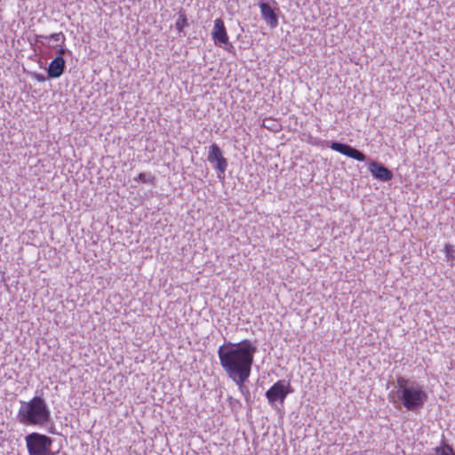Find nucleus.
Instances as JSON below:
<instances>
[{
  "mask_svg": "<svg viewBox=\"0 0 455 455\" xmlns=\"http://www.w3.org/2000/svg\"><path fill=\"white\" fill-rule=\"evenodd\" d=\"M256 351V346L249 339L238 343H228L220 346L218 349L221 367L238 386L240 391L243 390L244 384L251 375Z\"/></svg>",
  "mask_w": 455,
  "mask_h": 455,
  "instance_id": "nucleus-1",
  "label": "nucleus"
},
{
  "mask_svg": "<svg viewBox=\"0 0 455 455\" xmlns=\"http://www.w3.org/2000/svg\"><path fill=\"white\" fill-rule=\"evenodd\" d=\"M51 413L46 402L41 396H34L28 402H20L17 420L24 426L43 427L50 421Z\"/></svg>",
  "mask_w": 455,
  "mask_h": 455,
  "instance_id": "nucleus-2",
  "label": "nucleus"
},
{
  "mask_svg": "<svg viewBox=\"0 0 455 455\" xmlns=\"http://www.w3.org/2000/svg\"><path fill=\"white\" fill-rule=\"evenodd\" d=\"M397 395L402 404L409 411L421 408L427 400V395L423 388L418 385H409L410 380L403 378H397Z\"/></svg>",
  "mask_w": 455,
  "mask_h": 455,
  "instance_id": "nucleus-3",
  "label": "nucleus"
},
{
  "mask_svg": "<svg viewBox=\"0 0 455 455\" xmlns=\"http://www.w3.org/2000/svg\"><path fill=\"white\" fill-rule=\"evenodd\" d=\"M36 41L44 44V41H55L59 42L56 45H49V48L56 51L58 55L50 62L47 73L51 78L60 77L64 70L66 62L63 55L66 53V36L62 32L52 33L50 36L37 35Z\"/></svg>",
  "mask_w": 455,
  "mask_h": 455,
  "instance_id": "nucleus-4",
  "label": "nucleus"
},
{
  "mask_svg": "<svg viewBox=\"0 0 455 455\" xmlns=\"http://www.w3.org/2000/svg\"><path fill=\"white\" fill-rule=\"evenodd\" d=\"M29 455H53L51 451L52 439L45 435L33 432L25 437Z\"/></svg>",
  "mask_w": 455,
  "mask_h": 455,
  "instance_id": "nucleus-5",
  "label": "nucleus"
},
{
  "mask_svg": "<svg viewBox=\"0 0 455 455\" xmlns=\"http://www.w3.org/2000/svg\"><path fill=\"white\" fill-rule=\"evenodd\" d=\"M291 392V383L285 379H280L274 383L266 392V397L268 403L272 407H275L276 403L283 405Z\"/></svg>",
  "mask_w": 455,
  "mask_h": 455,
  "instance_id": "nucleus-6",
  "label": "nucleus"
},
{
  "mask_svg": "<svg viewBox=\"0 0 455 455\" xmlns=\"http://www.w3.org/2000/svg\"><path fill=\"white\" fill-rule=\"evenodd\" d=\"M212 38L214 44L218 47H223L228 52L234 48L229 41V36L222 19L218 18L214 20V25L212 30Z\"/></svg>",
  "mask_w": 455,
  "mask_h": 455,
  "instance_id": "nucleus-7",
  "label": "nucleus"
},
{
  "mask_svg": "<svg viewBox=\"0 0 455 455\" xmlns=\"http://www.w3.org/2000/svg\"><path fill=\"white\" fill-rule=\"evenodd\" d=\"M259 8L260 11L261 18L266 22V24L271 28H276L279 23L277 14L279 8L277 2L275 0H271V3L264 1L260 2L259 4Z\"/></svg>",
  "mask_w": 455,
  "mask_h": 455,
  "instance_id": "nucleus-8",
  "label": "nucleus"
},
{
  "mask_svg": "<svg viewBox=\"0 0 455 455\" xmlns=\"http://www.w3.org/2000/svg\"><path fill=\"white\" fill-rule=\"evenodd\" d=\"M210 163H216L215 169L219 172L218 177L221 179L220 174H224L228 167V161L223 156L222 151L217 144H212L210 147L209 155L207 157Z\"/></svg>",
  "mask_w": 455,
  "mask_h": 455,
  "instance_id": "nucleus-9",
  "label": "nucleus"
},
{
  "mask_svg": "<svg viewBox=\"0 0 455 455\" xmlns=\"http://www.w3.org/2000/svg\"><path fill=\"white\" fill-rule=\"evenodd\" d=\"M330 148L334 151H337L359 162H363L366 159V156L363 153L347 144L332 142Z\"/></svg>",
  "mask_w": 455,
  "mask_h": 455,
  "instance_id": "nucleus-10",
  "label": "nucleus"
},
{
  "mask_svg": "<svg viewBox=\"0 0 455 455\" xmlns=\"http://www.w3.org/2000/svg\"><path fill=\"white\" fill-rule=\"evenodd\" d=\"M369 171L372 177L380 181H389L393 179V172L382 164L374 161L369 164Z\"/></svg>",
  "mask_w": 455,
  "mask_h": 455,
  "instance_id": "nucleus-11",
  "label": "nucleus"
},
{
  "mask_svg": "<svg viewBox=\"0 0 455 455\" xmlns=\"http://www.w3.org/2000/svg\"><path fill=\"white\" fill-rule=\"evenodd\" d=\"M188 26V18L184 11L179 12V17L176 20L175 27L179 32H182L183 29Z\"/></svg>",
  "mask_w": 455,
  "mask_h": 455,
  "instance_id": "nucleus-12",
  "label": "nucleus"
},
{
  "mask_svg": "<svg viewBox=\"0 0 455 455\" xmlns=\"http://www.w3.org/2000/svg\"><path fill=\"white\" fill-rule=\"evenodd\" d=\"M435 455H455V451L451 446L447 443L435 448Z\"/></svg>",
  "mask_w": 455,
  "mask_h": 455,
  "instance_id": "nucleus-13",
  "label": "nucleus"
},
{
  "mask_svg": "<svg viewBox=\"0 0 455 455\" xmlns=\"http://www.w3.org/2000/svg\"><path fill=\"white\" fill-rule=\"evenodd\" d=\"M135 180L137 181H140L142 183H150V184H154L155 183V180H156V178L155 176L153 175H147L146 173L144 172H140L137 178L134 179Z\"/></svg>",
  "mask_w": 455,
  "mask_h": 455,
  "instance_id": "nucleus-14",
  "label": "nucleus"
},
{
  "mask_svg": "<svg viewBox=\"0 0 455 455\" xmlns=\"http://www.w3.org/2000/svg\"><path fill=\"white\" fill-rule=\"evenodd\" d=\"M31 77L37 82H44L46 80V77L44 74L34 72L31 74Z\"/></svg>",
  "mask_w": 455,
  "mask_h": 455,
  "instance_id": "nucleus-15",
  "label": "nucleus"
},
{
  "mask_svg": "<svg viewBox=\"0 0 455 455\" xmlns=\"http://www.w3.org/2000/svg\"><path fill=\"white\" fill-rule=\"evenodd\" d=\"M444 251H445L446 256H447L448 259H452L454 258L453 255H452L453 247L451 245L446 244L444 246Z\"/></svg>",
  "mask_w": 455,
  "mask_h": 455,
  "instance_id": "nucleus-16",
  "label": "nucleus"
},
{
  "mask_svg": "<svg viewBox=\"0 0 455 455\" xmlns=\"http://www.w3.org/2000/svg\"><path fill=\"white\" fill-rule=\"evenodd\" d=\"M54 43L52 44V45H56L59 44V42H55L53 41ZM44 44L46 45V44L44 43ZM49 45H51L49 43L47 44V46L49 47Z\"/></svg>",
  "mask_w": 455,
  "mask_h": 455,
  "instance_id": "nucleus-17",
  "label": "nucleus"
},
{
  "mask_svg": "<svg viewBox=\"0 0 455 455\" xmlns=\"http://www.w3.org/2000/svg\"><path fill=\"white\" fill-rule=\"evenodd\" d=\"M266 121H267V119H265V120L263 121V126H266V124H265V122H266Z\"/></svg>",
  "mask_w": 455,
  "mask_h": 455,
  "instance_id": "nucleus-18",
  "label": "nucleus"
}]
</instances>
